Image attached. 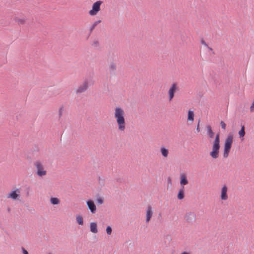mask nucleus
Returning <instances> with one entry per match:
<instances>
[{"mask_svg":"<svg viewBox=\"0 0 254 254\" xmlns=\"http://www.w3.org/2000/svg\"><path fill=\"white\" fill-rule=\"evenodd\" d=\"M114 116L118 125V129L120 131H124L126 128L125 112L120 107L115 108Z\"/></svg>","mask_w":254,"mask_h":254,"instance_id":"1","label":"nucleus"},{"mask_svg":"<svg viewBox=\"0 0 254 254\" xmlns=\"http://www.w3.org/2000/svg\"><path fill=\"white\" fill-rule=\"evenodd\" d=\"M220 134L218 133L213 142L212 150L210 152V155L213 159H216L219 157V149L220 148Z\"/></svg>","mask_w":254,"mask_h":254,"instance_id":"2","label":"nucleus"},{"mask_svg":"<svg viewBox=\"0 0 254 254\" xmlns=\"http://www.w3.org/2000/svg\"><path fill=\"white\" fill-rule=\"evenodd\" d=\"M233 141V135L230 133L227 136L224 144V158H227L231 150Z\"/></svg>","mask_w":254,"mask_h":254,"instance_id":"3","label":"nucleus"},{"mask_svg":"<svg viewBox=\"0 0 254 254\" xmlns=\"http://www.w3.org/2000/svg\"><path fill=\"white\" fill-rule=\"evenodd\" d=\"M103 3L102 1L98 0L94 2L92 7V9L89 11V14L91 16H94L100 10V6Z\"/></svg>","mask_w":254,"mask_h":254,"instance_id":"4","label":"nucleus"},{"mask_svg":"<svg viewBox=\"0 0 254 254\" xmlns=\"http://www.w3.org/2000/svg\"><path fill=\"white\" fill-rule=\"evenodd\" d=\"M34 166L37 169V174L39 177H43L46 175L47 171L44 169L43 166L40 161L34 163Z\"/></svg>","mask_w":254,"mask_h":254,"instance_id":"5","label":"nucleus"},{"mask_svg":"<svg viewBox=\"0 0 254 254\" xmlns=\"http://www.w3.org/2000/svg\"><path fill=\"white\" fill-rule=\"evenodd\" d=\"M186 221L190 224H193L196 219V214L193 212H187L185 215Z\"/></svg>","mask_w":254,"mask_h":254,"instance_id":"6","label":"nucleus"},{"mask_svg":"<svg viewBox=\"0 0 254 254\" xmlns=\"http://www.w3.org/2000/svg\"><path fill=\"white\" fill-rule=\"evenodd\" d=\"M20 191L18 189L12 190L7 196V198H11L13 200H19L20 197Z\"/></svg>","mask_w":254,"mask_h":254,"instance_id":"7","label":"nucleus"},{"mask_svg":"<svg viewBox=\"0 0 254 254\" xmlns=\"http://www.w3.org/2000/svg\"><path fill=\"white\" fill-rule=\"evenodd\" d=\"M178 87L177 83H174L172 84L168 91L169 99L171 101L174 97L175 93L178 91Z\"/></svg>","mask_w":254,"mask_h":254,"instance_id":"8","label":"nucleus"},{"mask_svg":"<svg viewBox=\"0 0 254 254\" xmlns=\"http://www.w3.org/2000/svg\"><path fill=\"white\" fill-rule=\"evenodd\" d=\"M88 88V82L87 81H85L83 83L80 85L78 89L76 90V94H79L85 92Z\"/></svg>","mask_w":254,"mask_h":254,"instance_id":"9","label":"nucleus"},{"mask_svg":"<svg viewBox=\"0 0 254 254\" xmlns=\"http://www.w3.org/2000/svg\"><path fill=\"white\" fill-rule=\"evenodd\" d=\"M86 203L91 212L94 214L96 211V206L94 201L92 199H88L86 201Z\"/></svg>","mask_w":254,"mask_h":254,"instance_id":"10","label":"nucleus"},{"mask_svg":"<svg viewBox=\"0 0 254 254\" xmlns=\"http://www.w3.org/2000/svg\"><path fill=\"white\" fill-rule=\"evenodd\" d=\"M153 211L152 207L150 205H148L147 206V209L146 210V223H148L152 216Z\"/></svg>","mask_w":254,"mask_h":254,"instance_id":"11","label":"nucleus"},{"mask_svg":"<svg viewBox=\"0 0 254 254\" xmlns=\"http://www.w3.org/2000/svg\"><path fill=\"white\" fill-rule=\"evenodd\" d=\"M227 190L228 189L227 186L224 185L221 189V199L222 200H225L228 198Z\"/></svg>","mask_w":254,"mask_h":254,"instance_id":"12","label":"nucleus"},{"mask_svg":"<svg viewBox=\"0 0 254 254\" xmlns=\"http://www.w3.org/2000/svg\"><path fill=\"white\" fill-rule=\"evenodd\" d=\"M189 183V181L187 179V176L185 174H181V180H180V184L181 186L183 187H184V186L187 185Z\"/></svg>","mask_w":254,"mask_h":254,"instance_id":"13","label":"nucleus"},{"mask_svg":"<svg viewBox=\"0 0 254 254\" xmlns=\"http://www.w3.org/2000/svg\"><path fill=\"white\" fill-rule=\"evenodd\" d=\"M90 230L91 232L94 234H96L98 232L97 224L96 222L90 223Z\"/></svg>","mask_w":254,"mask_h":254,"instance_id":"14","label":"nucleus"},{"mask_svg":"<svg viewBox=\"0 0 254 254\" xmlns=\"http://www.w3.org/2000/svg\"><path fill=\"white\" fill-rule=\"evenodd\" d=\"M207 134L209 138H213L214 136V132L212 131L211 127L209 125L207 126Z\"/></svg>","mask_w":254,"mask_h":254,"instance_id":"15","label":"nucleus"},{"mask_svg":"<svg viewBox=\"0 0 254 254\" xmlns=\"http://www.w3.org/2000/svg\"><path fill=\"white\" fill-rule=\"evenodd\" d=\"M160 152L162 156L164 157H167L169 154V150L164 146H162L160 148Z\"/></svg>","mask_w":254,"mask_h":254,"instance_id":"16","label":"nucleus"},{"mask_svg":"<svg viewBox=\"0 0 254 254\" xmlns=\"http://www.w3.org/2000/svg\"><path fill=\"white\" fill-rule=\"evenodd\" d=\"M185 194H184V187H183L181 189L178 193L177 197L179 199H183L184 198Z\"/></svg>","mask_w":254,"mask_h":254,"instance_id":"17","label":"nucleus"},{"mask_svg":"<svg viewBox=\"0 0 254 254\" xmlns=\"http://www.w3.org/2000/svg\"><path fill=\"white\" fill-rule=\"evenodd\" d=\"M116 65L114 63H112L110 64L109 66V70L111 74H114L116 70Z\"/></svg>","mask_w":254,"mask_h":254,"instance_id":"18","label":"nucleus"},{"mask_svg":"<svg viewBox=\"0 0 254 254\" xmlns=\"http://www.w3.org/2000/svg\"><path fill=\"white\" fill-rule=\"evenodd\" d=\"M245 127L244 125H241V128L239 131V135L240 138L243 137L245 135Z\"/></svg>","mask_w":254,"mask_h":254,"instance_id":"19","label":"nucleus"},{"mask_svg":"<svg viewBox=\"0 0 254 254\" xmlns=\"http://www.w3.org/2000/svg\"><path fill=\"white\" fill-rule=\"evenodd\" d=\"M50 202L53 205L59 204L60 202V199L57 197H51Z\"/></svg>","mask_w":254,"mask_h":254,"instance_id":"20","label":"nucleus"},{"mask_svg":"<svg viewBox=\"0 0 254 254\" xmlns=\"http://www.w3.org/2000/svg\"><path fill=\"white\" fill-rule=\"evenodd\" d=\"M194 120V113L193 111L190 110L188 114V120L193 121Z\"/></svg>","mask_w":254,"mask_h":254,"instance_id":"21","label":"nucleus"},{"mask_svg":"<svg viewBox=\"0 0 254 254\" xmlns=\"http://www.w3.org/2000/svg\"><path fill=\"white\" fill-rule=\"evenodd\" d=\"M101 22V20H97L96 21H95L93 24L91 26V27L90 28V29H89V35H90L93 30L95 29V28L96 27V26L99 24L100 23V22Z\"/></svg>","mask_w":254,"mask_h":254,"instance_id":"22","label":"nucleus"},{"mask_svg":"<svg viewBox=\"0 0 254 254\" xmlns=\"http://www.w3.org/2000/svg\"><path fill=\"white\" fill-rule=\"evenodd\" d=\"M76 219L77 223L80 225H83L84 224L83 217L80 215H77Z\"/></svg>","mask_w":254,"mask_h":254,"instance_id":"23","label":"nucleus"},{"mask_svg":"<svg viewBox=\"0 0 254 254\" xmlns=\"http://www.w3.org/2000/svg\"><path fill=\"white\" fill-rule=\"evenodd\" d=\"M15 20L16 22L18 23V24L19 25H22V24H24L25 23V19H21V18H18L17 17H16L15 18Z\"/></svg>","mask_w":254,"mask_h":254,"instance_id":"24","label":"nucleus"},{"mask_svg":"<svg viewBox=\"0 0 254 254\" xmlns=\"http://www.w3.org/2000/svg\"><path fill=\"white\" fill-rule=\"evenodd\" d=\"M91 45L95 48H98L100 46V43L98 40L94 41L91 44Z\"/></svg>","mask_w":254,"mask_h":254,"instance_id":"25","label":"nucleus"},{"mask_svg":"<svg viewBox=\"0 0 254 254\" xmlns=\"http://www.w3.org/2000/svg\"><path fill=\"white\" fill-rule=\"evenodd\" d=\"M106 232L108 235H110L112 232V228L111 226H108L106 228Z\"/></svg>","mask_w":254,"mask_h":254,"instance_id":"26","label":"nucleus"},{"mask_svg":"<svg viewBox=\"0 0 254 254\" xmlns=\"http://www.w3.org/2000/svg\"><path fill=\"white\" fill-rule=\"evenodd\" d=\"M97 202L99 204H102L104 203V200L102 198L99 197L97 199Z\"/></svg>","mask_w":254,"mask_h":254,"instance_id":"27","label":"nucleus"},{"mask_svg":"<svg viewBox=\"0 0 254 254\" xmlns=\"http://www.w3.org/2000/svg\"><path fill=\"white\" fill-rule=\"evenodd\" d=\"M220 125H221L222 128H223V129H226V125L223 121H221Z\"/></svg>","mask_w":254,"mask_h":254,"instance_id":"28","label":"nucleus"},{"mask_svg":"<svg viewBox=\"0 0 254 254\" xmlns=\"http://www.w3.org/2000/svg\"><path fill=\"white\" fill-rule=\"evenodd\" d=\"M64 111V107H62L59 109V117L61 118L62 116L63 111Z\"/></svg>","mask_w":254,"mask_h":254,"instance_id":"29","label":"nucleus"},{"mask_svg":"<svg viewBox=\"0 0 254 254\" xmlns=\"http://www.w3.org/2000/svg\"><path fill=\"white\" fill-rule=\"evenodd\" d=\"M251 112H254V100L250 107Z\"/></svg>","mask_w":254,"mask_h":254,"instance_id":"30","label":"nucleus"},{"mask_svg":"<svg viewBox=\"0 0 254 254\" xmlns=\"http://www.w3.org/2000/svg\"><path fill=\"white\" fill-rule=\"evenodd\" d=\"M22 252L23 254H29L28 251L24 248H22Z\"/></svg>","mask_w":254,"mask_h":254,"instance_id":"31","label":"nucleus"},{"mask_svg":"<svg viewBox=\"0 0 254 254\" xmlns=\"http://www.w3.org/2000/svg\"><path fill=\"white\" fill-rule=\"evenodd\" d=\"M201 43L204 45L205 46H206V47H208V45L207 44V43L204 41V40L203 39H201Z\"/></svg>","mask_w":254,"mask_h":254,"instance_id":"32","label":"nucleus"},{"mask_svg":"<svg viewBox=\"0 0 254 254\" xmlns=\"http://www.w3.org/2000/svg\"><path fill=\"white\" fill-rule=\"evenodd\" d=\"M199 122H200V120H199V121H198V124H197V127H196V131H197V132H199L200 131Z\"/></svg>","mask_w":254,"mask_h":254,"instance_id":"33","label":"nucleus"},{"mask_svg":"<svg viewBox=\"0 0 254 254\" xmlns=\"http://www.w3.org/2000/svg\"><path fill=\"white\" fill-rule=\"evenodd\" d=\"M29 188L27 189V195H29Z\"/></svg>","mask_w":254,"mask_h":254,"instance_id":"34","label":"nucleus"},{"mask_svg":"<svg viewBox=\"0 0 254 254\" xmlns=\"http://www.w3.org/2000/svg\"><path fill=\"white\" fill-rule=\"evenodd\" d=\"M181 254H190V253H189L187 252H183V253H182Z\"/></svg>","mask_w":254,"mask_h":254,"instance_id":"35","label":"nucleus"},{"mask_svg":"<svg viewBox=\"0 0 254 254\" xmlns=\"http://www.w3.org/2000/svg\"><path fill=\"white\" fill-rule=\"evenodd\" d=\"M168 183H169L170 184L171 183V179L170 178L168 179Z\"/></svg>","mask_w":254,"mask_h":254,"instance_id":"36","label":"nucleus"},{"mask_svg":"<svg viewBox=\"0 0 254 254\" xmlns=\"http://www.w3.org/2000/svg\"><path fill=\"white\" fill-rule=\"evenodd\" d=\"M208 48V49L210 50V51H212V49L209 47L208 46L207 47Z\"/></svg>","mask_w":254,"mask_h":254,"instance_id":"37","label":"nucleus"},{"mask_svg":"<svg viewBox=\"0 0 254 254\" xmlns=\"http://www.w3.org/2000/svg\"><path fill=\"white\" fill-rule=\"evenodd\" d=\"M10 208L9 207H8V208H7V211H8V212H10Z\"/></svg>","mask_w":254,"mask_h":254,"instance_id":"38","label":"nucleus"}]
</instances>
